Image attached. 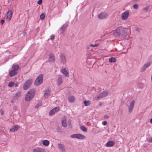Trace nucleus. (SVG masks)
Here are the masks:
<instances>
[{"label": "nucleus", "instance_id": "obj_1", "mask_svg": "<svg viewBox=\"0 0 152 152\" xmlns=\"http://www.w3.org/2000/svg\"><path fill=\"white\" fill-rule=\"evenodd\" d=\"M120 29L121 36L128 39L129 38L130 34L129 31V29L127 28H123L121 27H120Z\"/></svg>", "mask_w": 152, "mask_h": 152}, {"label": "nucleus", "instance_id": "obj_2", "mask_svg": "<svg viewBox=\"0 0 152 152\" xmlns=\"http://www.w3.org/2000/svg\"><path fill=\"white\" fill-rule=\"evenodd\" d=\"M43 75L42 74H39L35 80L34 85L36 86H38L42 84L43 82Z\"/></svg>", "mask_w": 152, "mask_h": 152}, {"label": "nucleus", "instance_id": "obj_3", "mask_svg": "<svg viewBox=\"0 0 152 152\" xmlns=\"http://www.w3.org/2000/svg\"><path fill=\"white\" fill-rule=\"evenodd\" d=\"M34 95V90H30L28 92L25 98L26 101H30L33 97Z\"/></svg>", "mask_w": 152, "mask_h": 152}, {"label": "nucleus", "instance_id": "obj_4", "mask_svg": "<svg viewBox=\"0 0 152 152\" xmlns=\"http://www.w3.org/2000/svg\"><path fill=\"white\" fill-rule=\"evenodd\" d=\"M108 95L107 92H103L100 94L96 96L95 97V99L96 100H99L102 98H104L106 96Z\"/></svg>", "mask_w": 152, "mask_h": 152}, {"label": "nucleus", "instance_id": "obj_5", "mask_svg": "<svg viewBox=\"0 0 152 152\" xmlns=\"http://www.w3.org/2000/svg\"><path fill=\"white\" fill-rule=\"evenodd\" d=\"M32 82V80L29 79V80H28L23 85V89L24 90H26L29 88Z\"/></svg>", "mask_w": 152, "mask_h": 152}, {"label": "nucleus", "instance_id": "obj_6", "mask_svg": "<svg viewBox=\"0 0 152 152\" xmlns=\"http://www.w3.org/2000/svg\"><path fill=\"white\" fill-rule=\"evenodd\" d=\"M120 27L116 28L115 30L113 31V35L116 37H119L121 36V30L120 29Z\"/></svg>", "mask_w": 152, "mask_h": 152}, {"label": "nucleus", "instance_id": "obj_7", "mask_svg": "<svg viewBox=\"0 0 152 152\" xmlns=\"http://www.w3.org/2000/svg\"><path fill=\"white\" fill-rule=\"evenodd\" d=\"M60 58L61 62L63 64H65L66 62V57L65 55L63 53H61L60 55Z\"/></svg>", "mask_w": 152, "mask_h": 152}, {"label": "nucleus", "instance_id": "obj_8", "mask_svg": "<svg viewBox=\"0 0 152 152\" xmlns=\"http://www.w3.org/2000/svg\"><path fill=\"white\" fill-rule=\"evenodd\" d=\"M12 11L10 10L7 13V18L6 20L7 21H9L11 19L12 16Z\"/></svg>", "mask_w": 152, "mask_h": 152}, {"label": "nucleus", "instance_id": "obj_9", "mask_svg": "<svg viewBox=\"0 0 152 152\" xmlns=\"http://www.w3.org/2000/svg\"><path fill=\"white\" fill-rule=\"evenodd\" d=\"M49 56L48 61L49 62H54L55 60V58L54 55L53 53H51L48 55Z\"/></svg>", "mask_w": 152, "mask_h": 152}, {"label": "nucleus", "instance_id": "obj_10", "mask_svg": "<svg viewBox=\"0 0 152 152\" xmlns=\"http://www.w3.org/2000/svg\"><path fill=\"white\" fill-rule=\"evenodd\" d=\"M59 111V107H55L50 111L49 113V115H52L55 113L58 112Z\"/></svg>", "mask_w": 152, "mask_h": 152}, {"label": "nucleus", "instance_id": "obj_11", "mask_svg": "<svg viewBox=\"0 0 152 152\" xmlns=\"http://www.w3.org/2000/svg\"><path fill=\"white\" fill-rule=\"evenodd\" d=\"M108 15L107 13H102L98 15V18L100 19H104L106 18Z\"/></svg>", "mask_w": 152, "mask_h": 152}, {"label": "nucleus", "instance_id": "obj_12", "mask_svg": "<svg viewBox=\"0 0 152 152\" xmlns=\"http://www.w3.org/2000/svg\"><path fill=\"white\" fill-rule=\"evenodd\" d=\"M33 152H47L45 149L42 148L37 147L34 149L33 150Z\"/></svg>", "mask_w": 152, "mask_h": 152}, {"label": "nucleus", "instance_id": "obj_13", "mask_svg": "<svg viewBox=\"0 0 152 152\" xmlns=\"http://www.w3.org/2000/svg\"><path fill=\"white\" fill-rule=\"evenodd\" d=\"M68 25L67 24L65 23L60 28V31H61V34H64V32L65 30L66 29L67 27L68 26Z\"/></svg>", "mask_w": 152, "mask_h": 152}, {"label": "nucleus", "instance_id": "obj_14", "mask_svg": "<svg viewBox=\"0 0 152 152\" xmlns=\"http://www.w3.org/2000/svg\"><path fill=\"white\" fill-rule=\"evenodd\" d=\"M129 15V12L128 11L124 12L122 14L121 18L124 20L128 18Z\"/></svg>", "mask_w": 152, "mask_h": 152}, {"label": "nucleus", "instance_id": "obj_15", "mask_svg": "<svg viewBox=\"0 0 152 152\" xmlns=\"http://www.w3.org/2000/svg\"><path fill=\"white\" fill-rule=\"evenodd\" d=\"M50 90L49 88H47L45 90L44 97L45 98H47L50 96Z\"/></svg>", "mask_w": 152, "mask_h": 152}, {"label": "nucleus", "instance_id": "obj_16", "mask_svg": "<svg viewBox=\"0 0 152 152\" xmlns=\"http://www.w3.org/2000/svg\"><path fill=\"white\" fill-rule=\"evenodd\" d=\"M134 100H133L130 103L129 107V113H131L132 112L133 109L134 107Z\"/></svg>", "mask_w": 152, "mask_h": 152}, {"label": "nucleus", "instance_id": "obj_17", "mask_svg": "<svg viewBox=\"0 0 152 152\" xmlns=\"http://www.w3.org/2000/svg\"><path fill=\"white\" fill-rule=\"evenodd\" d=\"M151 64V63L150 62H148L146 64H145L143 67L141 69V72H144L146 68L148 67Z\"/></svg>", "mask_w": 152, "mask_h": 152}, {"label": "nucleus", "instance_id": "obj_18", "mask_svg": "<svg viewBox=\"0 0 152 152\" xmlns=\"http://www.w3.org/2000/svg\"><path fill=\"white\" fill-rule=\"evenodd\" d=\"M61 71L62 73L66 77H69V76L68 72L67 70H66L65 68H63L61 69Z\"/></svg>", "mask_w": 152, "mask_h": 152}, {"label": "nucleus", "instance_id": "obj_19", "mask_svg": "<svg viewBox=\"0 0 152 152\" xmlns=\"http://www.w3.org/2000/svg\"><path fill=\"white\" fill-rule=\"evenodd\" d=\"M62 75H58L57 80V85L58 86L60 85L62 83Z\"/></svg>", "mask_w": 152, "mask_h": 152}, {"label": "nucleus", "instance_id": "obj_20", "mask_svg": "<svg viewBox=\"0 0 152 152\" xmlns=\"http://www.w3.org/2000/svg\"><path fill=\"white\" fill-rule=\"evenodd\" d=\"M115 144V142L113 141H110L106 144L107 147H110L113 146Z\"/></svg>", "mask_w": 152, "mask_h": 152}, {"label": "nucleus", "instance_id": "obj_21", "mask_svg": "<svg viewBox=\"0 0 152 152\" xmlns=\"http://www.w3.org/2000/svg\"><path fill=\"white\" fill-rule=\"evenodd\" d=\"M62 125L64 127H66L67 126L66 119L65 117L63 118L61 121Z\"/></svg>", "mask_w": 152, "mask_h": 152}, {"label": "nucleus", "instance_id": "obj_22", "mask_svg": "<svg viewBox=\"0 0 152 152\" xmlns=\"http://www.w3.org/2000/svg\"><path fill=\"white\" fill-rule=\"evenodd\" d=\"M58 146L59 148L62 152H65V149L64 145L61 143H59L58 144Z\"/></svg>", "mask_w": 152, "mask_h": 152}, {"label": "nucleus", "instance_id": "obj_23", "mask_svg": "<svg viewBox=\"0 0 152 152\" xmlns=\"http://www.w3.org/2000/svg\"><path fill=\"white\" fill-rule=\"evenodd\" d=\"M19 128V126L18 125H15L13 126L12 128L10 130V131L12 132H14L18 130Z\"/></svg>", "mask_w": 152, "mask_h": 152}, {"label": "nucleus", "instance_id": "obj_24", "mask_svg": "<svg viewBox=\"0 0 152 152\" xmlns=\"http://www.w3.org/2000/svg\"><path fill=\"white\" fill-rule=\"evenodd\" d=\"M21 93L20 91H18L15 94L14 96V98L15 99H17L21 95Z\"/></svg>", "mask_w": 152, "mask_h": 152}, {"label": "nucleus", "instance_id": "obj_25", "mask_svg": "<svg viewBox=\"0 0 152 152\" xmlns=\"http://www.w3.org/2000/svg\"><path fill=\"white\" fill-rule=\"evenodd\" d=\"M19 66L18 65L14 64L12 66V69L13 70L17 72V71L19 69Z\"/></svg>", "mask_w": 152, "mask_h": 152}, {"label": "nucleus", "instance_id": "obj_26", "mask_svg": "<svg viewBox=\"0 0 152 152\" xmlns=\"http://www.w3.org/2000/svg\"><path fill=\"white\" fill-rule=\"evenodd\" d=\"M17 74V72L13 70H11L9 72V75L10 77H12Z\"/></svg>", "mask_w": 152, "mask_h": 152}, {"label": "nucleus", "instance_id": "obj_27", "mask_svg": "<svg viewBox=\"0 0 152 152\" xmlns=\"http://www.w3.org/2000/svg\"><path fill=\"white\" fill-rule=\"evenodd\" d=\"M85 137L82 134H77V139H78L83 140L84 139Z\"/></svg>", "mask_w": 152, "mask_h": 152}, {"label": "nucleus", "instance_id": "obj_28", "mask_svg": "<svg viewBox=\"0 0 152 152\" xmlns=\"http://www.w3.org/2000/svg\"><path fill=\"white\" fill-rule=\"evenodd\" d=\"M68 101L70 102H73L75 100V97L73 96H71L68 97Z\"/></svg>", "mask_w": 152, "mask_h": 152}, {"label": "nucleus", "instance_id": "obj_29", "mask_svg": "<svg viewBox=\"0 0 152 152\" xmlns=\"http://www.w3.org/2000/svg\"><path fill=\"white\" fill-rule=\"evenodd\" d=\"M42 144L44 145L48 146L49 144V142L47 140H44L42 141Z\"/></svg>", "mask_w": 152, "mask_h": 152}, {"label": "nucleus", "instance_id": "obj_30", "mask_svg": "<svg viewBox=\"0 0 152 152\" xmlns=\"http://www.w3.org/2000/svg\"><path fill=\"white\" fill-rule=\"evenodd\" d=\"M83 103L85 106H89L91 104L90 101L89 100H85L83 102Z\"/></svg>", "mask_w": 152, "mask_h": 152}, {"label": "nucleus", "instance_id": "obj_31", "mask_svg": "<svg viewBox=\"0 0 152 152\" xmlns=\"http://www.w3.org/2000/svg\"><path fill=\"white\" fill-rule=\"evenodd\" d=\"M80 129L84 132H86L87 131V129L84 126H82L80 127Z\"/></svg>", "mask_w": 152, "mask_h": 152}, {"label": "nucleus", "instance_id": "obj_32", "mask_svg": "<svg viewBox=\"0 0 152 152\" xmlns=\"http://www.w3.org/2000/svg\"><path fill=\"white\" fill-rule=\"evenodd\" d=\"M115 58L112 57L109 59V61L110 63L114 62L115 61Z\"/></svg>", "mask_w": 152, "mask_h": 152}, {"label": "nucleus", "instance_id": "obj_33", "mask_svg": "<svg viewBox=\"0 0 152 152\" xmlns=\"http://www.w3.org/2000/svg\"><path fill=\"white\" fill-rule=\"evenodd\" d=\"M70 137L73 138H76L77 139V134H74L71 135Z\"/></svg>", "mask_w": 152, "mask_h": 152}, {"label": "nucleus", "instance_id": "obj_34", "mask_svg": "<svg viewBox=\"0 0 152 152\" xmlns=\"http://www.w3.org/2000/svg\"><path fill=\"white\" fill-rule=\"evenodd\" d=\"M45 15L43 13H42L40 15V18L42 20H43L45 18Z\"/></svg>", "mask_w": 152, "mask_h": 152}, {"label": "nucleus", "instance_id": "obj_35", "mask_svg": "<svg viewBox=\"0 0 152 152\" xmlns=\"http://www.w3.org/2000/svg\"><path fill=\"white\" fill-rule=\"evenodd\" d=\"M14 84V82H11L10 83L8 84V86L10 87H12Z\"/></svg>", "mask_w": 152, "mask_h": 152}, {"label": "nucleus", "instance_id": "obj_36", "mask_svg": "<svg viewBox=\"0 0 152 152\" xmlns=\"http://www.w3.org/2000/svg\"><path fill=\"white\" fill-rule=\"evenodd\" d=\"M133 8L134 9H137L138 8V6L136 4H134L133 5Z\"/></svg>", "mask_w": 152, "mask_h": 152}, {"label": "nucleus", "instance_id": "obj_37", "mask_svg": "<svg viewBox=\"0 0 152 152\" xmlns=\"http://www.w3.org/2000/svg\"><path fill=\"white\" fill-rule=\"evenodd\" d=\"M99 45V44H91L90 45V46H91V47H97V46H98Z\"/></svg>", "mask_w": 152, "mask_h": 152}, {"label": "nucleus", "instance_id": "obj_38", "mask_svg": "<svg viewBox=\"0 0 152 152\" xmlns=\"http://www.w3.org/2000/svg\"><path fill=\"white\" fill-rule=\"evenodd\" d=\"M148 10V7H145L143 9V11L147 12Z\"/></svg>", "mask_w": 152, "mask_h": 152}, {"label": "nucleus", "instance_id": "obj_39", "mask_svg": "<svg viewBox=\"0 0 152 152\" xmlns=\"http://www.w3.org/2000/svg\"><path fill=\"white\" fill-rule=\"evenodd\" d=\"M54 38H55V36H54V35H52L50 36V39L51 40H54Z\"/></svg>", "mask_w": 152, "mask_h": 152}, {"label": "nucleus", "instance_id": "obj_40", "mask_svg": "<svg viewBox=\"0 0 152 152\" xmlns=\"http://www.w3.org/2000/svg\"><path fill=\"white\" fill-rule=\"evenodd\" d=\"M102 124L104 126H105L107 124V123L106 121H104L102 122Z\"/></svg>", "mask_w": 152, "mask_h": 152}, {"label": "nucleus", "instance_id": "obj_41", "mask_svg": "<svg viewBox=\"0 0 152 152\" xmlns=\"http://www.w3.org/2000/svg\"><path fill=\"white\" fill-rule=\"evenodd\" d=\"M42 0H39L37 1V4H41L42 2Z\"/></svg>", "mask_w": 152, "mask_h": 152}, {"label": "nucleus", "instance_id": "obj_42", "mask_svg": "<svg viewBox=\"0 0 152 152\" xmlns=\"http://www.w3.org/2000/svg\"><path fill=\"white\" fill-rule=\"evenodd\" d=\"M141 30V28H139V27H137L136 29V30L140 32V31Z\"/></svg>", "mask_w": 152, "mask_h": 152}, {"label": "nucleus", "instance_id": "obj_43", "mask_svg": "<svg viewBox=\"0 0 152 152\" xmlns=\"http://www.w3.org/2000/svg\"><path fill=\"white\" fill-rule=\"evenodd\" d=\"M0 111V112H1V115H3L4 114V112L3 110H1Z\"/></svg>", "mask_w": 152, "mask_h": 152}, {"label": "nucleus", "instance_id": "obj_44", "mask_svg": "<svg viewBox=\"0 0 152 152\" xmlns=\"http://www.w3.org/2000/svg\"><path fill=\"white\" fill-rule=\"evenodd\" d=\"M148 142L150 143L152 142V137L151 138L148 140Z\"/></svg>", "mask_w": 152, "mask_h": 152}, {"label": "nucleus", "instance_id": "obj_45", "mask_svg": "<svg viewBox=\"0 0 152 152\" xmlns=\"http://www.w3.org/2000/svg\"><path fill=\"white\" fill-rule=\"evenodd\" d=\"M4 22V21L3 20H1L0 21V23L2 24H3Z\"/></svg>", "mask_w": 152, "mask_h": 152}, {"label": "nucleus", "instance_id": "obj_46", "mask_svg": "<svg viewBox=\"0 0 152 152\" xmlns=\"http://www.w3.org/2000/svg\"><path fill=\"white\" fill-rule=\"evenodd\" d=\"M108 116L107 115H105L104 116V118H108Z\"/></svg>", "mask_w": 152, "mask_h": 152}, {"label": "nucleus", "instance_id": "obj_47", "mask_svg": "<svg viewBox=\"0 0 152 152\" xmlns=\"http://www.w3.org/2000/svg\"><path fill=\"white\" fill-rule=\"evenodd\" d=\"M18 83H17L15 84V87H18Z\"/></svg>", "mask_w": 152, "mask_h": 152}, {"label": "nucleus", "instance_id": "obj_48", "mask_svg": "<svg viewBox=\"0 0 152 152\" xmlns=\"http://www.w3.org/2000/svg\"><path fill=\"white\" fill-rule=\"evenodd\" d=\"M40 106V105L39 104H37L35 107V108H38Z\"/></svg>", "mask_w": 152, "mask_h": 152}, {"label": "nucleus", "instance_id": "obj_49", "mask_svg": "<svg viewBox=\"0 0 152 152\" xmlns=\"http://www.w3.org/2000/svg\"><path fill=\"white\" fill-rule=\"evenodd\" d=\"M150 122L152 124V118L150 120Z\"/></svg>", "mask_w": 152, "mask_h": 152}, {"label": "nucleus", "instance_id": "obj_50", "mask_svg": "<svg viewBox=\"0 0 152 152\" xmlns=\"http://www.w3.org/2000/svg\"><path fill=\"white\" fill-rule=\"evenodd\" d=\"M102 104L101 102H100L99 104V106H101Z\"/></svg>", "mask_w": 152, "mask_h": 152}, {"label": "nucleus", "instance_id": "obj_51", "mask_svg": "<svg viewBox=\"0 0 152 152\" xmlns=\"http://www.w3.org/2000/svg\"><path fill=\"white\" fill-rule=\"evenodd\" d=\"M11 103H13V102H14V101H13V100H11Z\"/></svg>", "mask_w": 152, "mask_h": 152}, {"label": "nucleus", "instance_id": "obj_52", "mask_svg": "<svg viewBox=\"0 0 152 152\" xmlns=\"http://www.w3.org/2000/svg\"><path fill=\"white\" fill-rule=\"evenodd\" d=\"M151 82L152 83V74L151 76Z\"/></svg>", "mask_w": 152, "mask_h": 152}, {"label": "nucleus", "instance_id": "obj_53", "mask_svg": "<svg viewBox=\"0 0 152 152\" xmlns=\"http://www.w3.org/2000/svg\"><path fill=\"white\" fill-rule=\"evenodd\" d=\"M71 121L70 120H69V123H71V122H71Z\"/></svg>", "mask_w": 152, "mask_h": 152}, {"label": "nucleus", "instance_id": "obj_54", "mask_svg": "<svg viewBox=\"0 0 152 152\" xmlns=\"http://www.w3.org/2000/svg\"><path fill=\"white\" fill-rule=\"evenodd\" d=\"M23 35L25 36V32H24L23 33Z\"/></svg>", "mask_w": 152, "mask_h": 152}]
</instances>
